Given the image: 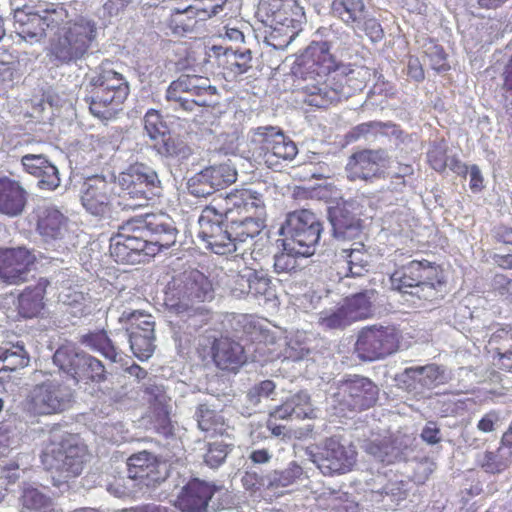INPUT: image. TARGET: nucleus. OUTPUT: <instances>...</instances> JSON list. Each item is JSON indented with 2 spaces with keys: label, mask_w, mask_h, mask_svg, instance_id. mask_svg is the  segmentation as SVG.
Masks as SVG:
<instances>
[{
  "label": "nucleus",
  "mask_w": 512,
  "mask_h": 512,
  "mask_svg": "<svg viewBox=\"0 0 512 512\" xmlns=\"http://www.w3.org/2000/svg\"><path fill=\"white\" fill-rule=\"evenodd\" d=\"M297 61L303 81L299 88L303 101L318 108L330 106L337 90L328 86L331 74L339 65L330 52V45L327 42H312Z\"/></svg>",
  "instance_id": "obj_2"
},
{
  "label": "nucleus",
  "mask_w": 512,
  "mask_h": 512,
  "mask_svg": "<svg viewBox=\"0 0 512 512\" xmlns=\"http://www.w3.org/2000/svg\"><path fill=\"white\" fill-rule=\"evenodd\" d=\"M448 146L444 139L430 145L427 152V160L431 169L443 173L448 166Z\"/></svg>",
  "instance_id": "obj_51"
},
{
  "label": "nucleus",
  "mask_w": 512,
  "mask_h": 512,
  "mask_svg": "<svg viewBox=\"0 0 512 512\" xmlns=\"http://www.w3.org/2000/svg\"><path fill=\"white\" fill-rule=\"evenodd\" d=\"M266 214H257L248 218L241 217L234 220H225L228 223L229 232L238 244L245 242L247 239H253L258 235L265 226Z\"/></svg>",
  "instance_id": "obj_34"
},
{
  "label": "nucleus",
  "mask_w": 512,
  "mask_h": 512,
  "mask_svg": "<svg viewBox=\"0 0 512 512\" xmlns=\"http://www.w3.org/2000/svg\"><path fill=\"white\" fill-rule=\"evenodd\" d=\"M21 502L23 507L35 512H56L51 500L35 488L25 489Z\"/></svg>",
  "instance_id": "obj_49"
},
{
  "label": "nucleus",
  "mask_w": 512,
  "mask_h": 512,
  "mask_svg": "<svg viewBox=\"0 0 512 512\" xmlns=\"http://www.w3.org/2000/svg\"><path fill=\"white\" fill-rule=\"evenodd\" d=\"M446 279L442 267L428 260H421L417 292H409V296L415 298L412 303L416 306H425L434 303L443 297V288Z\"/></svg>",
  "instance_id": "obj_16"
},
{
  "label": "nucleus",
  "mask_w": 512,
  "mask_h": 512,
  "mask_svg": "<svg viewBox=\"0 0 512 512\" xmlns=\"http://www.w3.org/2000/svg\"><path fill=\"white\" fill-rule=\"evenodd\" d=\"M36 228L44 242L64 239L68 232V218L57 208L40 207L37 212Z\"/></svg>",
  "instance_id": "obj_27"
},
{
  "label": "nucleus",
  "mask_w": 512,
  "mask_h": 512,
  "mask_svg": "<svg viewBox=\"0 0 512 512\" xmlns=\"http://www.w3.org/2000/svg\"><path fill=\"white\" fill-rule=\"evenodd\" d=\"M109 251L111 257L118 263L135 264L143 262V259L136 255L119 231L110 238Z\"/></svg>",
  "instance_id": "obj_46"
},
{
  "label": "nucleus",
  "mask_w": 512,
  "mask_h": 512,
  "mask_svg": "<svg viewBox=\"0 0 512 512\" xmlns=\"http://www.w3.org/2000/svg\"><path fill=\"white\" fill-rule=\"evenodd\" d=\"M363 236L351 240L350 246L340 244V250L335 253L334 265L339 277H361L368 271L370 254L363 244Z\"/></svg>",
  "instance_id": "obj_20"
},
{
  "label": "nucleus",
  "mask_w": 512,
  "mask_h": 512,
  "mask_svg": "<svg viewBox=\"0 0 512 512\" xmlns=\"http://www.w3.org/2000/svg\"><path fill=\"white\" fill-rule=\"evenodd\" d=\"M369 69L357 64H339L334 73L331 74V83L328 88L337 90L335 99L331 105L339 102L342 98H348L363 90L369 79Z\"/></svg>",
  "instance_id": "obj_19"
},
{
  "label": "nucleus",
  "mask_w": 512,
  "mask_h": 512,
  "mask_svg": "<svg viewBox=\"0 0 512 512\" xmlns=\"http://www.w3.org/2000/svg\"><path fill=\"white\" fill-rule=\"evenodd\" d=\"M73 400L72 389L59 382L46 380L35 385L22 403L30 417L49 416L66 410Z\"/></svg>",
  "instance_id": "obj_9"
},
{
  "label": "nucleus",
  "mask_w": 512,
  "mask_h": 512,
  "mask_svg": "<svg viewBox=\"0 0 512 512\" xmlns=\"http://www.w3.org/2000/svg\"><path fill=\"white\" fill-rule=\"evenodd\" d=\"M355 452L334 438L327 439L318 453V467L324 475H341L352 470Z\"/></svg>",
  "instance_id": "obj_21"
},
{
  "label": "nucleus",
  "mask_w": 512,
  "mask_h": 512,
  "mask_svg": "<svg viewBox=\"0 0 512 512\" xmlns=\"http://www.w3.org/2000/svg\"><path fill=\"white\" fill-rule=\"evenodd\" d=\"M88 86L89 110L98 119H112L129 94V86L122 73L105 63L91 72Z\"/></svg>",
  "instance_id": "obj_4"
},
{
  "label": "nucleus",
  "mask_w": 512,
  "mask_h": 512,
  "mask_svg": "<svg viewBox=\"0 0 512 512\" xmlns=\"http://www.w3.org/2000/svg\"><path fill=\"white\" fill-rule=\"evenodd\" d=\"M238 173L229 164H220L206 167L198 176L200 184L208 185L209 189L202 190V194H209L212 190L225 188L237 180Z\"/></svg>",
  "instance_id": "obj_32"
},
{
  "label": "nucleus",
  "mask_w": 512,
  "mask_h": 512,
  "mask_svg": "<svg viewBox=\"0 0 512 512\" xmlns=\"http://www.w3.org/2000/svg\"><path fill=\"white\" fill-rule=\"evenodd\" d=\"M223 220H225L224 215H222L219 209H216L213 202L203 209L199 218L200 228L198 236L205 244V247L221 231Z\"/></svg>",
  "instance_id": "obj_39"
},
{
  "label": "nucleus",
  "mask_w": 512,
  "mask_h": 512,
  "mask_svg": "<svg viewBox=\"0 0 512 512\" xmlns=\"http://www.w3.org/2000/svg\"><path fill=\"white\" fill-rule=\"evenodd\" d=\"M130 348L140 361L148 360L155 351V336H141L139 332L129 334Z\"/></svg>",
  "instance_id": "obj_50"
},
{
  "label": "nucleus",
  "mask_w": 512,
  "mask_h": 512,
  "mask_svg": "<svg viewBox=\"0 0 512 512\" xmlns=\"http://www.w3.org/2000/svg\"><path fill=\"white\" fill-rule=\"evenodd\" d=\"M307 478L304 468L296 461H291L286 468L274 470L269 474L270 488H285L302 482Z\"/></svg>",
  "instance_id": "obj_41"
},
{
  "label": "nucleus",
  "mask_w": 512,
  "mask_h": 512,
  "mask_svg": "<svg viewBox=\"0 0 512 512\" xmlns=\"http://www.w3.org/2000/svg\"><path fill=\"white\" fill-rule=\"evenodd\" d=\"M389 165L390 158L385 149L363 148L349 156L345 172L350 181L371 183L385 178Z\"/></svg>",
  "instance_id": "obj_12"
},
{
  "label": "nucleus",
  "mask_w": 512,
  "mask_h": 512,
  "mask_svg": "<svg viewBox=\"0 0 512 512\" xmlns=\"http://www.w3.org/2000/svg\"><path fill=\"white\" fill-rule=\"evenodd\" d=\"M322 229L315 213L301 209L287 214L280 227V234L297 254L310 256L314 253L315 245L319 243Z\"/></svg>",
  "instance_id": "obj_8"
},
{
  "label": "nucleus",
  "mask_w": 512,
  "mask_h": 512,
  "mask_svg": "<svg viewBox=\"0 0 512 512\" xmlns=\"http://www.w3.org/2000/svg\"><path fill=\"white\" fill-rule=\"evenodd\" d=\"M297 268V259L289 253H280L275 256L274 269L276 273H290Z\"/></svg>",
  "instance_id": "obj_64"
},
{
  "label": "nucleus",
  "mask_w": 512,
  "mask_h": 512,
  "mask_svg": "<svg viewBox=\"0 0 512 512\" xmlns=\"http://www.w3.org/2000/svg\"><path fill=\"white\" fill-rule=\"evenodd\" d=\"M213 204L224 215L225 220L266 214L262 194L249 187L236 188L226 196L214 198Z\"/></svg>",
  "instance_id": "obj_13"
},
{
  "label": "nucleus",
  "mask_w": 512,
  "mask_h": 512,
  "mask_svg": "<svg viewBox=\"0 0 512 512\" xmlns=\"http://www.w3.org/2000/svg\"><path fill=\"white\" fill-rule=\"evenodd\" d=\"M87 461V450L72 442L70 436H53L42 455L48 470H56L65 481L78 477Z\"/></svg>",
  "instance_id": "obj_6"
},
{
  "label": "nucleus",
  "mask_w": 512,
  "mask_h": 512,
  "mask_svg": "<svg viewBox=\"0 0 512 512\" xmlns=\"http://www.w3.org/2000/svg\"><path fill=\"white\" fill-rule=\"evenodd\" d=\"M335 238L346 243L351 239H360L363 235L361 220L344 209H336L331 215Z\"/></svg>",
  "instance_id": "obj_31"
},
{
  "label": "nucleus",
  "mask_w": 512,
  "mask_h": 512,
  "mask_svg": "<svg viewBox=\"0 0 512 512\" xmlns=\"http://www.w3.org/2000/svg\"><path fill=\"white\" fill-rule=\"evenodd\" d=\"M420 263L421 260H412L397 267L390 277L392 289L408 295L417 292Z\"/></svg>",
  "instance_id": "obj_35"
},
{
  "label": "nucleus",
  "mask_w": 512,
  "mask_h": 512,
  "mask_svg": "<svg viewBox=\"0 0 512 512\" xmlns=\"http://www.w3.org/2000/svg\"><path fill=\"white\" fill-rule=\"evenodd\" d=\"M250 294L255 298L272 301L277 298L276 287L269 276L262 271L253 270Z\"/></svg>",
  "instance_id": "obj_47"
},
{
  "label": "nucleus",
  "mask_w": 512,
  "mask_h": 512,
  "mask_svg": "<svg viewBox=\"0 0 512 512\" xmlns=\"http://www.w3.org/2000/svg\"><path fill=\"white\" fill-rule=\"evenodd\" d=\"M119 232L124 236L126 243L133 249L140 259L155 256L151 252L148 238L145 236L143 226L138 218H131L119 227Z\"/></svg>",
  "instance_id": "obj_33"
},
{
  "label": "nucleus",
  "mask_w": 512,
  "mask_h": 512,
  "mask_svg": "<svg viewBox=\"0 0 512 512\" xmlns=\"http://www.w3.org/2000/svg\"><path fill=\"white\" fill-rule=\"evenodd\" d=\"M197 421L200 429L210 435H223L226 431L224 417L206 405H200L197 410Z\"/></svg>",
  "instance_id": "obj_44"
},
{
  "label": "nucleus",
  "mask_w": 512,
  "mask_h": 512,
  "mask_svg": "<svg viewBox=\"0 0 512 512\" xmlns=\"http://www.w3.org/2000/svg\"><path fill=\"white\" fill-rule=\"evenodd\" d=\"M49 281L41 278L34 286L26 287L18 297V311L22 317H37L45 307V294Z\"/></svg>",
  "instance_id": "obj_30"
},
{
  "label": "nucleus",
  "mask_w": 512,
  "mask_h": 512,
  "mask_svg": "<svg viewBox=\"0 0 512 512\" xmlns=\"http://www.w3.org/2000/svg\"><path fill=\"white\" fill-rule=\"evenodd\" d=\"M215 92V88L212 87L210 92H200V95L183 96L182 99L174 101L179 103L180 108L183 110L192 111L196 106H213L214 103L211 100H207L205 96H213Z\"/></svg>",
  "instance_id": "obj_62"
},
{
  "label": "nucleus",
  "mask_w": 512,
  "mask_h": 512,
  "mask_svg": "<svg viewBox=\"0 0 512 512\" xmlns=\"http://www.w3.org/2000/svg\"><path fill=\"white\" fill-rule=\"evenodd\" d=\"M53 363L77 383H101L107 379L104 364L73 343L60 345L53 354Z\"/></svg>",
  "instance_id": "obj_5"
},
{
  "label": "nucleus",
  "mask_w": 512,
  "mask_h": 512,
  "mask_svg": "<svg viewBox=\"0 0 512 512\" xmlns=\"http://www.w3.org/2000/svg\"><path fill=\"white\" fill-rule=\"evenodd\" d=\"M68 11L57 5L43 14L16 9L13 26L24 41H39L47 30H55L49 40L48 56L61 64L84 59L97 41V23L87 16H78L65 21Z\"/></svg>",
  "instance_id": "obj_1"
},
{
  "label": "nucleus",
  "mask_w": 512,
  "mask_h": 512,
  "mask_svg": "<svg viewBox=\"0 0 512 512\" xmlns=\"http://www.w3.org/2000/svg\"><path fill=\"white\" fill-rule=\"evenodd\" d=\"M80 342L100 353L111 362H117L119 351L105 330H95L81 336Z\"/></svg>",
  "instance_id": "obj_36"
},
{
  "label": "nucleus",
  "mask_w": 512,
  "mask_h": 512,
  "mask_svg": "<svg viewBox=\"0 0 512 512\" xmlns=\"http://www.w3.org/2000/svg\"><path fill=\"white\" fill-rule=\"evenodd\" d=\"M144 129L152 140H159L165 136L167 127L158 110L149 109L146 112L144 116Z\"/></svg>",
  "instance_id": "obj_55"
},
{
  "label": "nucleus",
  "mask_w": 512,
  "mask_h": 512,
  "mask_svg": "<svg viewBox=\"0 0 512 512\" xmlns=\"http://www.w3.org/2000/svg\"><path fill=\"white\" fill-rule=\"evenodd\" d=\"M293 416L297 419L315 418V409L306 392L300 391L289 396Z\"/></svg>",
  "instance_id": "obj_52"
},
{
  "label": "nucleus",
  "mask_w": 512,
  "mask_h": 512,
  "mask_svg": "<svg viewBox=\"0 0 512 512\" xmlns=\"http://www.w3.org/2000/svg\"><path fill=\"white\" fill-rule=\"evenodd\" d=\"M200 78L195 75L182 74L177 80L170 83L166 90L168 101L180 100L183 96L200 95V92H210L211 86L202 87L197 84Z\"/></svg>",
  "instance_id": "obj_38"
},
{
  "label": "nucleus",
  "mask_w": 512,
  "mask_h": 512,
  "mask_svg": "<svg viewBox=\"0 0 512 512\" xmlns=\"http://www.w3.org/2000/svg\"><path fill=\"white\" fill-rule=\"evenodd\" d=\"M0 279L6 284L17 285L27 279V273L36 262V256L25 247L1 248Z\"/></svg>",
  "instance_id": "obj_17"
},
{
  "label": "nucleus",
  "mask_w": 512,
  "mask_h": 512,
  "mask_svg": "<svg viewBox=\"0 0 512 512\" xmlns=\"http://www.w3.org/2000/svg\"><path fill=\"white\" fill-rule=\"evenodd\" d=\"M121 189L131 199L147 202L160 193L161 180L151 167L143 163L129 165L118 177Z\"/></svg>",
  "instance_id": "obj_14"
},
{
  "label": "nucleus",
  "mask_w": 512,
  "mask_h": 512,
  "mask_svg": "<svg viewBox=\"0 0 512 512\" xmlns=\"http://www.w3.org/2000/svg\"><path fill=\"white\" fill-rule=\"evenodd\" d=\"M253 142L259 156L270 168L284 161H292L298 153L295 142L278 127H258L253 133Z\"/></svg>",
  "instance_id": "obj_10"
},
{
  "label": "nucleus",
  "mask_w": 512,
  "mask_h": 512,
  "mask_svg": "<svg viewBox=\"0 0 512 512\" xmlns=\"http://www.w3.org/2000/svg\"><path fill=\"white\" fill-rule=\"evenodd\" d=\"M318 323L322 328L330 330L344 329L352 324L342 304L337 306L335 310L322 313Z\"/></svg>",
  "instance_id": "obj_54"
},
{
  "label": "nucleus",
  "mask_w": 512,
  "mask_h": 512,
  "mask_svg": "<svg viewBox=\"0 0 512 512\" xmlns=\"http://www.w3.org/2000/svg\"><path fill=\"white\" fill-rule=\"evenodd\" d=\"M229 453V446L223 442H213L208 445L204 461L211 467L220 466Z\"/></svg>",
  "instance_id": "obj_59"
},
{
  "label": "nucleus",
  "mask_w": 512,
  "mask_h": 512,
  "mask_svg": "<svg viewBox=\"0 0 512 512\" xmlns=\"http://www.w3.org/2000/svg\"><path fill=\"white\" fill-rule=\"evenodd\" d=\"M341 304L351 323L368 319L372 315V303L367 292L346 297Z\"/></svg>",
  "instance_id": "obj_42"
},
{
  "label": "nucleus",
  "mask_w": 512,
  "mask_h": 512,
  "mask_svg": "<svg viewBox=\"0 0 512 512\" xmlns=\"http://www.w3.org/2000/svg\"><path fill=\"white\" fill-rule=\"evenodd\" d=\"M211 357L219 369L234 372L238 371L246 361L243 346L227 336H221L213 340Z\"/></svg>",
  "instance_id": "obj_25"
},
{
  "label": "nucleus",
  "mask_w": 512,
  "mask_h": 512,
  "mask_svg": "<svg viewBox=\"0 0 512 512\" xmlns=\"http://www.w3.org/2000/svg\"><path fill=\"white\" fill-rule=\"evenodd\" d=\"M252 60L250 50L226 49L223 58L220 59V65L227 73L237 76L252 68Z\"/></svg>",
  "instance_id": "obj_43"
},
{
  "label": "nucleus",
  "mask_w": 512,
  "mask_h": 512,
  "mask_svg": "<svg viewBox=\"0 0 512 512\" xmlns=\"http://www.w3.org/2000/svg\"><path fill=\"white\" fill-rule=\"evenodd\" d=\"M331 14L350 27H355L362 14L367 13L364 0H332Z\"/></svg>",
  "instance_id": "obj_37"
},
{
  "label": "nucleus",
  "mask_w": 512,
  "mask_h": 512,
  "mask_svg": "<svg viewBox=\"0 0 512 512\" xmlns=\"http://www.w3.org/2000/svg\"><path fill=\"white\" fill-rule=\"evenodd\" d=\"M268 28L265 41L276 50L286 48L301 30L304 9L296 0H260L256 12Z\"/></svg>",
  "instance_id": "obj_3"
},
{
  "label": "nucleus",
  "mask_w": 512,
  "mask_h": 512,
  "mask_svg": "<svg viewBox=\"0 0 512 512\" xmlns=\"http://www.w3.org/2000/svg\"><path fill=\"white\" fill-rule=\"evenodd\" d=\"M213 494L212 486L193 479L182 488L176 503L183 512H205Z\"/></svg>",
  "instance_id": "obj_28"
},
{
  "label": "nucleus",
  "mask_w": 512,
  "mask_h": 512,
  "mask_svg": "<svg viewBox=\"0 0 512 512\" xmlns=\"http://www.w3.org/2000/svg\"><path fill=\"white\" fill-rule=\"evenodd\" d=\"M366 14L360 16L361 19L354 24L353 28L362 31L373 43L382 41L385 33L380 21Z\"/></svg>",
  "instance_id": "obj_56"
},
{
  "label": "nucleus",
  "mask_w": 512,
  "mask_h": 512,
  "mask_svg": "<svg viewBox=\"0 0 512 512\" xmlns=\"http://www.w3.org/2000/svg\"><path fill=\"white\" fill-rule=\"evenodd\" d=\"M378 395V386L371 379L349 375L338 383L334 399L342 411H363L376 404Z\"/></svg>",
  "instance_id": "obj_11"
},
{
  "label": "nucleus",
  "mask_w": 512,
  "mask_h": 512,
  "mask_svg": "<svg viewBox=\"0 0 512 512\" xmlns=\"http://www.w3.org/2000/svg\"><path fill=\"white\" fill-rule=\"evenodd\" d=\"M484 348L495 368L512 373V324H502L494 330Z\"/></svg>",
  "instance_id": "obj_22"
},
{
  "label": "nucleus",
  "mask_w": 512,
  "mask_h": 512,
  "mask_svg": "<svg viewBox=\"0 0 512 512\" xmlns=\"http://www.w3.org/2000/svg\"><path fill=\"white\" fill-rule=\"evenodd\" d=\"M443 370L435 365H427L422 367H411L405 369V374L410 377L416 375L421 376L420 382L424 385H432L438 382L443 377Z\"/></svg>",
  "instance_id": "obj_58"
},
{
  "label": "nucleus",
  "mask_w": 512,
  "mask_h": 512,
  "mask_svg": "<svg viewBox=\"0 0 512 512\" xmlns=\"http://www.w3.org/2000/svg\"><path fill=\"white\" fill-rule=\"evenodd\" d=\"M125 319L129 324V334L132 332H141V329L146 332H155V322L151 314L144 313L139 310H134L125 315Z\"/></svg>",
  "instance_id": "obj_57"
},
{
  "label": "nucleus",
  "mask_w": 512,
  "mask_h": 512,
  "mask_svg": "<svg viewBox=\"0 0 512 512\" xmlns=\"http://www.w3.org/2000/svg\"><path fill=\"white\" fill-rule=\"evenodd\" d=\"M400 340L401 335L394 326H365L357 332L354 353L362 362L384 360L398 351Z\"/></svg>",
  "instance_id": "obj_7"
},
{
  "label": "nucleus",
  "mask_w": 512,
  "mask_h": 512,
  "mask_svg": "<svg viewBox=\"0 0 512 512\" xmlns=\"http://www.w3.org/2000/svg\"><path fill=\"white\" fill-rule=\"evenodd\" d=\"M501 445L495 451H486L479 460L480 467L492 475L501 473L511 464V452H506Z\"/></svg>",
  "instance_id": "obj_45"
},
{
  "label": "nucleus",
  "mask_w": 512,
  "mask_h": 512,
  "mask_svg": "<svg viewBox=\"0 0 512 512\" xmlns=\"http://www.w3.org/2000/svg\"><path fill=\"white\" fill-rule=\"evenodd\" d=\"M138 219L154 255L175 244L178 230L170 216L165 213H153Z\"/></svg>",
  "instance_id": "obj_18"
},
{
  "label": "nucleus",
  "mask_w": 512,
  "mask_h": 512,
  "mask_svg": "<svg viewBox=\"0 0 512 512\" xmlns=\"http://www.w3.org/2000/svg\"><path fill=\"white\" fill-rule=\"evenodd\" d=\"M29 363L28 352L22 343H6L0 346V372L15 371Z\"/></svg>",
  "instance_id": "obj_40"
},
{
  "label": "nucleus",
  "mask_w": 512,
  "mask_h": 512,
  "mask_svg": "<svg viewBox=\"0 0 512 512\" xmlns=\"http://www.w3.org/2000/svg\"><path fill=\"white\" fill-rule=\"evenodd\" d=\"M366 451L382 463L391 464L397 457L395 443L388 438L372 441L367 444Z\"/></svg>",
  "instance_id": "obj_48"
},
{
  "label": "nucleus",
  "mask_w": 512,
  "mask_h": 512,
  "mask_svg": "<svg viewBox=\"0 0 512 512\" xmlns=\"http://www.w3.org/2000/svg\"><path fill=\"white\" fill-rule=\"evenodd\" d=\"M207 291L198 281L188 280L181 288H169L165 292L164 304L170 312L186 317L185 321L192 320L191 326L197 330L203 326V322L197 320L201 312L193 304L195 300L203 302Z\"/></svg>",
  "instance_id": "obj_15"
},
{
  "label": "nucleus",
  "mask_w": 512,
  "mask_h": 512,
  "mask_svg": "<svg viewBox=\"0 0 512 512\" xmlns=\"http://www.w3.org/2000/svg\"><path fill=\"white\" fill-rule=\"evenodd\" d=\"M27 199L28 192L19 181L0 174V213L10 217L20 215Z\"/></svg>",
  "instance_id": "obj_26"
},
{
  "label": "nucleus",
  "mask_w": 512,
  "mask_h": 512,
  "mask_svg": "<svg viewBox=\"0 0 512 512\" xmlns=\"http://www.w3.org/2000/svg\"><path fill=\"white\" fill-rule=\"evenodd\" d=\"M113 184L104 176L87 177L81 189V201L93 215H103L110 206Z\"/></svg>",
  "instance_id": "obj_23"
},
{
  "label": "nucleus",
  "mask_w": 512,
  "mask_h": 512,
  "mask_svg": "<svg viewBox=\"0 0 512 512\" xmlns=\"http://www.w3.org/2000/svg\"><path fill=\"white\" fill-rule=\"evenodd\" d=\"M206 248L219 255L237 252L236 242L229 232L228 223H226L225 229L222 228L221 231L215 235Z\"/></svg>",
  "instance_id": "obj_53"
},
{
  "label": "nucleus",
  "mask_w": 512,
  "mask_h": 512,
  "mask_svg": "<svg viewBox=\"0 0 512 512\" xmlns=\"http://www.w3.org/2000/svg\"><path fill=\"white\" fill-rule=\"evenodd\" d=\"M24 170L39 179L42 189L53 190L60 184L58 171L42 154H25L21 158Z\"/></svg>",
  "instance_id": "obj_29"
},
{
  "label": "nucleus",
  "mask_w": 512,
  "mask_h": 512,
  "mask_svg": "<svg viewBox=\"0 0 512 512\" xmlns=\"http://www.w3.org/2000/svg\"><path fill=\"white\" fill-rule=\"evenodd\" d=\"M387 125L381 122H366L354 126L346 135L348 142H356L359 139L366 138L369 134L382 130Z\"/></svg>",
  "instance_id": "obj_60"
},
{
  "label": "nucleus",
  "mask_w": 512,
  "mask_h": 512,
  "mask_svg": "<svg viewBox=\"0 0 512 512\" xmlns=\"http://www.w3.org/2000/svg\"><path fill=\"white\" fill-rule=\"evenodd\" d=\"M145 395L150 408L154 411L161 407L167 406L169 402L168 396L165 394L163 386L152 384L145 387Z\"/></svg>",
  "instance_id": "obj_61"
},
{
  "label": "nucleus",
  "mask_w": 512,
  "mask_h": 512,
  "mask_svg": "<svg viewBox=\"0 0 512 512\" xmlns=\"http://www.w3.org/2000/svg\"><path fill=\"white\" fill-rule=\"evenodd\" d=\"M252 271L253 270L250 269L244 273H238L236 276H233L231 291L235 296L242 297L250 294Z\"/></svg>",
  "instance_id": "obj_63"
},
{
  "label": "nucleus",
  "mask_w": 512,
  "mask_h": 512,
  "mask_svg": "<svg viewBox=\"0 0 512 512\" xmlns=\"http://www.w3.org/2000/svg\"><path fill=\"white\" fill-rule=\"evenodd\" d=\"M164 465L153 453L141 451L127 459L128 476L147 486L155 485L165 479V474L161 471V467Z\"/></svg>",
  "instance_id": "obj_24"
}]
</instances>
